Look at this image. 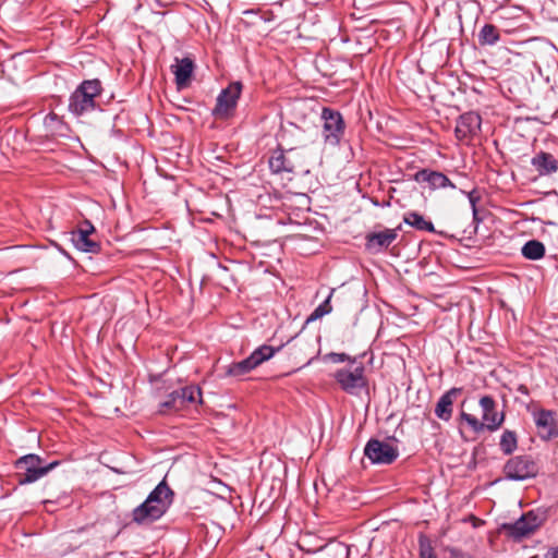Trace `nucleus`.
Wrapping results in <instances>:
<instances>
[{
	"label": "nucleus",
	"mask_w": 558,
	"mask_h": 558,
	"mask_svg": "<svg viewBox=\"0 0 558 558\" xmlns=\"http://www.w3.org/2000/svg\"><path fill=\"white\" fill-rule=\"evenodd\" d=\"M478 404L482 409V421L466 412H461L460 420L464 421L473 432L481 433L484 429L495 432L505 422V412L498 411V404L492 396L485 395L480 398Z\"/></svg>",
	"instance_id": "nucleus-1"
},
{
	"label": "nucleus",
	"mask_w": 558,
	"mask_h": 558,
	"mask_svg": "<svg viewBox=\"0 0 558 558\" xmlns=\"http://www.w3.org/2000/svg\"><path fill=\"white\" fill-rule=\"evenodd\" d=\"M171 494L165 482L159 483L147 499L133 510V521L143 524L159 519L166 512L167 498Z\"/></svg>",
	"instance_id": "nucleus-2"
},
{
	"label": "nucleus",
	"mask_w": 558,
	"mask_h": 558,
	"mask_svg": "<svg viewBox=\"0 0 558 558\" xmlns=\"http://www.w3.org/2000/svg\"><path fill=\"white\" fill-rule=\"evenodd\" d=\"M547 514L544 510H531L524 513L513 523H505L501 530L505 534L515 542L532 536L546 522Z\"/></svg>",
	"instance_id": "nucleus-3"
},
{
	"label": "nucleus",
	"mask_w": 558,
	"mask_h": 558,
	"mask_svg": "<svg viewBox=\"0 0 558 558\" xmlns=\"http://www.w3.org/2000/svg\"><path fill=\"white\" fill-rule=\"evenodd\" d=\"M101 90V83L97 78L82 82L70 97L69 110L75 116L93 111L96 108L95 99Z\"/></svg>",
	"instance_id": "nucleus-4"
},
{
	"label": "nucleus",
	"mask_w": 558,
	"mask_h": 558,
	"mask_svg": "<svg viewBox=\"0 0 558 558\" xmlns=\"http://www.w3.org/2000/svg\"><path fill=\"white\" fill-rule=\"evenodd\" d=\"M284 348L288 356L293 360L295 364L303 363V365H307L319 352L318 337L299 333L290 339Z\"/></svg>",
	"instance_id": "nucleus-5"
},
{
	"label": "nucleus",
	"mask_w": 558,
	"mask_h": 558,
	"mask_svg": "<svg viewBox=\"0 0 558 558\" xmlns=\"http://www.w3.org/2000/svg\"><path fill=\"white\" fill-rule=\"evenodd\" d=\"M58 462L43 465V460L37 454H26L15 461L17 469L16 480L20 485L31 484L50 472Z\"/></svg>",
	"instance_id": "nucleus-6"
},
{
	"label": "nucleus",
	"mask_w": 558,
	"mask_h": 558,
	"mask_svg": "<svg viewBox=\"0 0 558 558\" xmlns=\"http://www.w3.org/2000/svg\"><path fill=\"white\" fill-rule=\"evenodd\" d=\"M278 349L270 345H262L254 350L251 355L240 362L232 363L227 371L229 376L240 377L259 366L263 362L274 356Z\"/></svg>",
	"instance_id": "nucleus-7"
},
{
	"label": "nucleus",
	"mask_w": 558,
	"mask_h": 558,
	"mask_svg": "<svg viewBox=\"0 0 558 558\" xmlns=\"http://www.w3.org/2000/svg\"><path fill=\"white\" fill-rule=\"evenodd\" d=\"M242 92V84L240 82H233L219 94L216 106L213 110L214 116L219 119L229 118L238 104Z\"/></svg>",
	"instance_id": "nucleus-8"
},
{
	"label": "nucleus",
	"mask_w": 558,
	"mask_h": 558,
	"mask_svg": "<svg viewBox=\"0 0 558 558\" xmlns=\"http://www.w3.org/2000/svg\"><path fill=\"white\" fill-rule=\"evenodd\" d=\"M364 454L375 464H391L399 456L392 445L378 439H371L364 448Z\"/></svg>",
	"instance_id": "nucleus-9"
},
{
	"label": "nucleus",
	"mask_w": 558,
	"mask_h": 558,
	"mask_svg": "<svg viewBox=\"0 0 558 558\" xmlns=\"http://www.w3.org/2000/svg\"><path fill=\"white\" fill-rule=\"evenodd\" d=\"M508 478L522 481L537 473V466L530 456H517L510 459L504 466Z\"/></svg>",
	"instance_id": "nucleus-10"
},
{
	"label": "nucleus",
	"mask_w": 558,
	"mask_h": 558,
	"mask_svg": "<svg viewBox=\"0 0 558 558\" xmlns=\"http://www.w3.org/2000/svg\"><path fill=\"white\" fill-rule=\"evenodd\" d=\"M291 155H296V147L280 148L272 151L269 157V167L272 172H294L303 168L302 160H291Z\"/></svg>",
	"instance_id": "nucleus-11"
},
{
	"label": "nucleus",
	"mask_w": 558,
	"mask_h": 558,
	"mask_svg": "<svg viewBox=\"0 0 558 558\" xmlns=\"http://www.w3.org/2000/svg\"><path fill=\"white\" fill-rule=\"evenodd\" d=\"M322 118L324 120L323 133L326 142L331 145H337L344 133L342 116L338 111L324 108Z\"/></svg>",
	"instance_id": "nucleus-12"
},
{
	"label": "nucleus",
	"mask_w": 558,
	"mask_h": 558,
	"mask_svg": "<svg viewBox=\"0 0 558 558\" xmlns=\"http://www.w3.org/2000/svg\"><path fill=\"white\" fill-rule=\"evenodd\" d=\"M533 416L537 434L543 440L558 438V423L554 411L541 409L535 411Z\"/></svg>",
	"instance_id": "nucleus-13"
},
{
	"label": "nucleus",
	"mask_w": 558,
	"mask_h": 558,
	"mask_svg": "<svg viewBox=\"0 0 558 558\" xmlns=\"http://www.w3.org/2000/svg\"><path fill=\"white\" fill-rule=\"evenodd\" d=\"M481 116L474 111L461 114L454 130L457 137L462 141L477 135L481 130Z\"/></svg>",
	"instance_id": "nucleus-14"
},
{
	"label": "nucleus",
	"mask_w": 558,
	"mask_h": 558,
	"mask_svg": "<svg viewBox=\"0 0 558 558\" xmlns=\"http://www.w3.org/2000/svg\"><path fill=\"white\" fill-rule=\"evenodd\" d=\"M94 232V227L89 222H85L83 227L72 232L71 241L82 252L97 253L100 246L96 240L92 239Z\"/></svg>",
	"instance_id": "nucleus-15"
},
{
	"label": "nucleus",
	"mask_w": 558,
	"mask_h": 558,
	"mask_svg": "<svg viewBox=\"0 0 558 558\" xmlns=\"http://www.w3.org/2000/svg\"><path fill=\"white\" fill-rule=\"evenodd\" d=\"M363 374L364 367L359 366L354 371L339 369L335 374V378L343 390L353 393L355 389L362 388L366 385Z\"/></svg>",
	"instance_id": "nucleus-16"
},
{
	"label": "nucleus",
	"mask_w": 558,
	"mask_h": 558,
	"mask_svg": "<svg viewBox=\"0 0 558 558\" xmlns=\"http://www.w3.org/2000/svg\"><path fill=\"white\" fill-rule=\"evenodd\" d=\"M171 393L173 411H181L189 404L202 403V391L196 386H186Z\"/></svg>",
	"instance_id": "nucleus-17"
},
{
	"label": "nucleus",
	"mask_w": 558,
	"mask_h": 558,
	"mask_svg": "<svg viewBox=\"0 0 558 558\" xmlns=\"http://www.w3.org/2000/svg\"><path fill=\"white\" fill-rule=\"evenodd\" d=\"M194 62L191 58H175V63L170 66L174 74V81L178 89L186 88L191 84L194 72Z\"/></svg>",
	"instance_id": "nucleus-18"
},
{
	"label": "nucleus",
	"mask_w": 558,
	"mask_h": 558,
	"mask_svg": "<svg viewBox=\"0 0 558 558\" xmlns=\"http://www.w3.org/2000/svg\"><path fill=\"white\" fill-rule=\"evenodd\" d=\"M400 229L401 227L399 226L396 229H385L379 232L368 233L366 235V247L375 251L387 248L397 239V231Z\"/></svg>",
	"instance_id": "nucleus-19"
},
{
	"label": "nucleus",
	"mask_w": 558,
	"mask_h": 558,
	"mask_svg": "<svg viewBox=\"0 0 558 558\" xmlns=\"http://www.w3.org/2000/svg\"><path fill=\"white\" fill-rule=\"evenodd\" d=\"M531 165L539 177L550 175L558 170V161L554 155L546 151H538L531 160Z\"/></svg>",
	"instance_id": "nucleus-20"
},
{
	"label": "nucleus",
	"mask_w": 558,
	"mask_h": 558,
	"mask_svg": "<svg viewBox=\"0 0 558 558\" xmlns=\"http://www.w3.org/2000/svg\"><path fill=\"white\" fill-rule=\"evenodd\" d=\"M461 392V388H451L444 393L435 408V414L442 421H449L452 415V404L454 398Z\"/></svg>",
	"instance_id": "nucleus-21"
},
{
	"label": "nucleus",
	"mask_w": 558,
	"mask_h": 558,
	"mask_svg": "<svg viewBox=\"0 0 558 558\" xmlns=\"http://www.w3.org/2000/svg\"><path fill=\"white\" fill-rule=\"evenodd\" d=\"M417 182H427L432 189L454 187L451 181L441 172L423 169L415 173Z\"/></svg>",
	"instance_id": "nucleus-22"
},
{
	"label": "nucleus",
	"mask_w": 558,
	"mask_h": 558,
	"mask_svg": "<svg viewBox=\"0 0 558 558\" xmlns=\"http://www.w3.org/2000/svg\"><path fill=\"white\" fill-rule=\"evenodd\" d=\"M521 253L526 259L537 260L545 255V246L537 240H530L522 246Z\"/></svg>",
	"instance_id": "nucleus-23"
},
{
	"label": "nucleus",
	"mask_w": 558,
	"mask_h": 558,
	"mask_svg": "<svg viewBox=\"0 0 558 558\" xmlns=\"http://www.w3.org/2000/svg\"><path fill=\"white\" fill-rule=\"evenodd\" d=\"M403 221L417 230L422 231H434V225L432 221L426 220L422 215L411 211L404 215Z\"/></svg>",
	"instance_id": "nucleus-24"
},
{
	"label": "nucleus",
	"mask_w": 558,
	"mask_h": 558,
	"mask_svg": "<svg viewBox=\"0 0 558 558\" xmlns=\"http://www.w3.org/2000/svg\"><path fill=\"white\" fill-rule=\"evenodd\" d=\"M500 39L498 28L493 24H485L478 34V41L482 46L495 45Z\"/></svg>",
	"instance_id": "nucleus-25"
},
{
	"label": "nucleus",
	"mask_w": 558,
	"mask_h": 558,
	"mask_svg": "<svg viewBox=\"0 0 558 558\" xmlns=\"http://www.w3.org/2000/svg\"><path fill=\"white\" fill-rule=\"evenodd\" d=\"M500 449L505 454H511L518 447V436L513 430L506 429L500 438Z\"/></svg>",
	"instance_id": "nucleus-26"
},
{
	"label": "nucleus",
	"mask_w": 558,
	"mask_h": 558,
	"mask_svg": "<svg viewBox=\"0 0 558 558\" xmlns=\"http://www.w3.org/2000/svg\"><path fill=\"white\" fill-rule=\"evenodd\" d=\"M333 292H335V290H331V292L329 293L327 299L320 305H318L314 310V312L308 316L306 323H310V322L316 320L318 318H322L323 316L329 314L332 311V306L330 304V300H331V296H332Z\"/></svg>",
	"instance_id": "nucleus-27"
},
{
	"label": "nucleus",
	"mask_w": 558,
	"mask_h": 558,
	"mask_svg": "<svg viewBox=\"0 0 558 558\" xmlns=\"http://www.w3.org/2000/svg\"><path fill=\"white\" fill-rule=\"evenodd\" d=\"M299 547L301 550H303L305 554H316L325 549L326 544H320L318 546H312L307 543L306 539H304L302 543L299 544Z\"/></svg>",
	"instance_id": "nucleus-28"
},
{
	"label": "nucleus",
	"mask_w": 558,
	"mask_h": 558,
	"mask_svg": "<svg viewBox=\"0 0 558 558\" xmlns=\"http://www.w3.org/2000/svg\"><path fill=\"white\" fill-rule=\"evenodd\" d=\"M161 413H166L168 411H173V408H172V393H170L167 398L166 401H163L161 404H160V410H159Z\"/></svg>",
	"instance_id": "nucleus-29"
},
{
	"label": "nucleus",
	"mask_w": 558,
	"mask_h": 558,
	"mask_svg": "<svg viewBox=\"0 0 558 558\" xmlns=\"http://www.w3.org/2000/svg\"><path fill=\"white\" fill-rule=\"evenodd\" d=\"M331 359L333 362H344V361H351L350 356L344 353H332Z\"/></svg>",
	"instance_id": "nucleus-30"
},
{
	"label": "nucleus",
	"mask_w": 558,
	"mask_h": 558,
	"mask_svg": "<svg viewBox=\"0 0 558 558\" xmlns=\"http://www.w3.org/2000/svg\"><path fill=\"white\" fill-rule=\"evenodd\" d=\"M545 558H558V546L550 547L545 554Z\"/></svg>",
	"instance_id": "nucleus-31"
},
{
	"label": "nucleus",
	"mask_w": 558,
	"mask_h": 558,
	"mask_svg": "<svg viewBox=\"0 0 558 558\" xmlns=\"http://www.w3.org/2000/svg\"><path fill=\"white\" fill-rule=\"evenodd\" d=\"M291 160H302L303 161V166L305 165L303 157L299 154L298 150H296V155H291Z\"/></svg>",
	"instance_id": "nucleus-32"
},
{
	"label": "nucleus",
	"mask_w": 558,
	"mask_h": 558,
	"mask_svg": "<svg viewBox=\"0 0 558 558\" xmlns=\"http://www.w3.org/2000/svg\"><path fill=\"white\" fill-rule=\"evenodd\" d=\"M518 390L524 395L529 393V390H527L526 386H524V385L519 386Z\"/></svg>",
	"instance_id": "nucleus-33"
},
{
	"label": "nucleus",
	"mask_w": 558,
	"mask_h": 558,
	"mask_svg": "<svg viewBox=\"0 0 558 558\" xmlns=\"http://www.w3.org/2000/svg\"><path fill=\"white\" fill-rule=\"evenodd\" d=\"M531 558H538V557H537V556H533V557H531Z\"/></svg>",
	"instance_id": "nucleus-34"
}]
</instances>
